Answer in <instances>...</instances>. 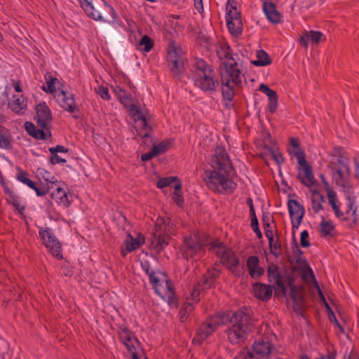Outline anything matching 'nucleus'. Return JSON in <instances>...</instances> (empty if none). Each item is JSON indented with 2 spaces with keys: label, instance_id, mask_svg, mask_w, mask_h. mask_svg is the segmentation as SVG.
<instances>
[{
  "label": "nucleus",
  "instance_id": "56",
  "mask_svg": "<svg viewBox=\"0 0 359 359\" xmlns=\"http://www.w3.org/2000/svg\"><path fill=\"white\" fill-rule=\"evenodd\" d=\"M254 354L249 351H242L235 357V359H252Z\"/></svg>",
  "mask_w": 359,
  "mask_h": 359
},
{
  "label": "nucleus",
  "instance_id": "43",
  "mask_svg": "<svg viewBox=\"0 0 359 359\" xmlns=\"http://www.w3.org/2000/svg\"><path fill=\"white\" fill-rule=\"evenodd\" d=\"M17 179L18 181H20V182L26 184L27 187H29L30 189H34V186L36 185V184L34 183V182H33L32 180H31L30 179H29L27 177V175L26 172H25L24 171L22 170H20L18 175H17Z\"/></svg>",
  "mask_w": 359,
  "mask_h": 359
},
{
  "label": "nucleus",
  "instance_id": "64",
  "mask_svg": "<svg viewBox=\"0 0 359 359\" xmlns=\"http://www.w3.org/2000/svg\"><path fill=\"white\" fill-rule=\"evenodd\" d=\"M273 158L278 164H282L284 162V158L280 153L273 152Z\"/></svg>",
  "mask_w": 359,
  "mask_h": 359
},
{
  "label": "nucleus",
  "instance_id": "31",
  "mask_svg": "<svg viewBox=\"0 0 359 359\" xmlns=\"http://www.w3.org/2000/svg\"><path fill=\"white\" fill-rule=\"evenodd\" d=\"M168 61L183 59V50L175 42L172 41L167 49Z\"/></svg>",
  "mask_w": 359,
  "mask_h": 359
},
{
  "label": "nucleus",
  "instance_id": "48",
  "mask_svg": "<svg viewBox=\"0 0 359 359\" xmlns=\"http://www.w3.org/2000/svg\"><path fill=\"white\" fill-rule=\"evenodd\" d=\"M270 252L278 257L281 254V247L277 241L273 240L271 243H269Z\"/></svg>",
  "mask_w": 359,
  "mask_h": 359
},
{
  "label": "nucleus",
  "instance_id": "25",
  "mask_svg": "<svg viewBox=\"0 0 359 359\" xmlns=\"http://www.w3.org/2000/svg\"><path fill=\"white\" fill-rule=\"evenodd\" d=\"M51 198L59 205L68 207L71 204V196L66 189L57 187L51 194Z\"/></svg>",
  "mask_w": 359,
  "mask_h": 359
},
{
  "label": "nucleus",
  "instance_id": "55",
  "mask_svg": "<svg viewBox=\"0 0 359 359\" xmlns=\"http://www.w3.org/2000/svg\"><path fill=\"white\" fill-rule=\"evenodd\" d=\"M98 93H99L100 96L104 100H109L111 99L109 89L107 87H104V86L100 87Z\"/></svg>",
  "mask_w": 359,
  "mask_h": 359
},
{
  "label": "nucleus",
  "instance_id": "57",
  "mask_svg": "<svg viewBox=\"0 0 359 359\" xmlns=\"http://www.w3.org/2000/svg\"><path fill=\"white\" fill-rule=\"evenodd\" d=\"M309 32H306L304 34H302L299 39V43L304 48H307L309 46V41H311V39L309 36Z\"/></svg>",
  "mask_w": 359,
  "mask_h": 359
},
{
  "label": "nucleus",
  "instance_id": "7",
  "mask_svg": "<svg viewBox=\"0 0 359 359\" xmlns=\"http://www.w3.org/2000/svg\"><path fill=\"white\" fill-rule=\"evenodd\" d=\"M219 276V271L215 269L208 270L207 273L204 275L202 283H198L192 289L190 295L187 297L185 303L181 308V318H187L192 312L194 305L199 301L201 292L205 289L210 288L215 283Z\"/></svg>",
  "mask_w": 359,
  "mask_h": 359
},
{
  "label": "nucleus",
  "instance_id": "19",
  "mask_svg": "<svg viewBox=\"0 0 359 359\" xmlns=\"http://www.w3.org/2000/svg\"><path fill=\"white\" fill-rule=\"evenodd\" d=\"M326 191H327V194L328 203L332 207L335 216L337 218H339V219L348 221V222H350L351 223L353 224L351 222V215H347L346 214V212L344 213L340 210L341 203L337 198V193L330 187H327Z\"/></svg>",
  "mask_w": 359,
  "mask_h": 359
},
{
  "label": "nucleus",
  "instance_id": "46",
  "mask_svg": "<svg viewBox=\"0 0 359 359\" xmlns=\"http://www.w3.org/2000/svg\"><path fill=\"white\" fill-rule=\"evenodd\" d=\"M311 41L315 43H320L325 40V36L318 31H309Z\"/></svg>",
  "mask_w": 359,
  "mask_h": 359
},
{
  "label": "nucleus",
  "instance_id": "11",
  "mask_svg": "<svg viewBox=\"0 0 359 359\" xmlns=\"http://www.w3.org/2000/svg\"><path fill=\"white\" fill-rule=\"evenodd\" d=\"M225 18L229 32L235 36H240L243 32L242 20L240 13L234 6L233 1H228Z\"/></svg>",
  "mask_w": 359,
  "mask_h": 359
},
{
  "label": "nucleus",
  "instance_id": "3",
  "mask_svg": "<svg viewBox=\"0 0 359 359\" xmlns=\"http://www.w3.org/2000/svg\"><path fill=\"white\" fill-rule=\"evenodd\" d=\"M141 267L149 276V283L156 293L167 302L169 305L175 304L174 288L166 273L160 270H152L148 261L141 262Z\"/></svg>",
  "mask_w": 359,
  "mask_h": 359
},
{
  "label": "nucleus",
  "instance_id": "29",
  "mask_svg": "<svg viewBox=\"0 0 359 359\" xmlns=\"http://www.w3.org/2000/svg\"><path fill=\"white\" fill-rule=\"evenodd\" d=\"M337 161L339 164V166L334 165L335 163L334 161H332V165H334V167L340 168L336 170V172L334 175L336 183L337 182V181H341V180L342 181L344 180H346L344 177V171L342 170L343 168L344 170H346L347 171V172H349L348 160L346 157H345L342 155H339L337 156Z\"/></svg>",
  "mask_w": 359,
  "mask_h": 359
},
{
  "label": "nucleus",
  "instance_id": "23",
  "mask_svg": "<svg viewBox=\"0 0 359 359\" xmlns=\"http://www.w3.org/2000/svg\"><path fill=\"white\" fill-rule=\"evenodd\" d=\"M268 278L270 283H275L283 293H285L287 288L283 281V277L276 265H271L267 269Z\"/></svg>",
  "mask_w": 359,
  "mask_h": 359
},
{
  "label": "nucleus",
  "instance_id": "24",
  "mask_svg": "<svg viewBox=\"0 0 359 359\" xmlns=\"http://www.w3.org/2000/svg\"><path fill=\"white\" fill-rule=\"evenodd\" d=\"M262 8L269 21L273 24H278L281 22L282 16L277 11L276 6L273 2H264Z\"/></svg>",
  "mask_w": 359,
  "mask_h": 359
},
{
  "label": "nucleus",
  "instance_id": "33",
  "mask_svg": "<svg viewBox=\"0 0 359 359\" xmlns=\"http://www.w3.org/2000/svg\"><path fill=\"white\" fill-rule=\"evenodd\" d=\"M8 107L16 113H23L26 109V102L22 96L14 95L8 102Z\"/></svg>",
  "mask_w": 359,
  "mask_h": 359
},
{
  "label": "nucleus",
  "instance_id": "35",
  "mask_svg": "<svg viewBox=\"0 0 359 359\" xmlns=\"http://www.w3.org/2000/svg\"><path fill=\"white\" fill-rule=\"evenodd\" d=\"M25 128L26 131L29 133V135H30L35 139H36V140H44L45 139L46 135L43 132L44 128H41V129L36 128L35 125L33 123L29 122V121L25 122Z\"/></svg>",
  "mask_w": 359,
  "mask_h": 359
},
{
  "label": "nucleus",
  "instance_id": "44",
  "mask_svg": "<svg viewBox=\"0 0 359 359\" xmlns=\"http://www.w3.org/2000/svg\"><path fill=\"white\" fill-rule=\"evenodd\" d=\"M304 278L306 280H312L315 283V286H316V288L317 290V292H318V295H320L322 294L323 292L318 285V283H317L316 278H315V276H314V273L312 271V269L311 268H309L304 273Z\"/></svg>",
  "mask_w": 359,
  "mask_h": 359
},
{
  "label": "nucleus",
  "instance_id": "18",
  "mask_svg": "<svg viewBox=\"0 0 359 359\" xmlns=\"http://www.w3.org/2000/svg\"><path fill=\"white\" fill-rule=\"evenodd\" d=\"M287 208L293 227L297 228L302 222L304 215V208L297 201L290 199Z\"/></svg>",
  "mask_w": 359,
  "mask_h": 359
},
{
  "label": "nucleus",
  "instance_id": "15",
  "mask_svg": "<svg viewBox=\"0 0 359 359\" xmlns=\"http://www.w3.org/2000/svg\"><path fill=\"white\" fill-rule=\"evenodd\" d=\"M55 98L59 106L70 113L74 118H79V109L76 104L74 94L62 90L55 93Z\"/></svg>",
  "mask_w": 359,
  "mask_h": 359
},
{
  "label": "nucleus",
  "instance_id": "14",
  "mask_svg": "<svg viewBox=\"0 0 359 359\" xmlns=\"http://www.w3.org/2000/svg\"><path fill=\"white\" fill-rule=\"evenodd\" d=\"M212 252L219 257L221 262L226 265L230 270H234L238 265V258L234 252L226 248L222 243H215L211 248Z\"/></svg>",
  "mask_w": 359,
  "mask_h": 359
},
{
  "label": "nucleus",
  "instance_id": "28",
  "mask_svg": "<svg viewBox=\"0 0 359 359\" xmlns=\"http://www.w3.org/2000/svg\"><path fill=\"white\" fill-rule=\"evenodd\" d=\"M213 332H215L214 329L207 322L202 324L198 327L193 342L198 345L202 344Z\"/></svg>",
  "mask_w": 359,
  "mask_h": 359
},
{
  "label": "nucleus",
  "instance_id": "9",
  "mask_svg": "<svg viewBox=\"0 0 359 359\" xmlns=\"http://www.w3.org/2000/svg\"><path fill=\"white\" fill-rule=\"evenodd\" d=\"M206 245V241L199 233L191 234L184 237L180 252L184 258L189 259L200 255Z\"/></svg>",
  "mask_w": 359,
  "mask_h": 359
},
{
  "label": "nucleus",
  "instance_id": "20",
  "mask_svg": "<svg viewBox=\"0 0 359 359\" xmlns=\"http://www.w3.org/2000/svg\"><path fill=\"white\" fill-rule=\"evenodd\" d=\"M36 120L39 126L42 128H46L52 120L50 109L45 103H40L36 107Z\"/></svg>",
  "mask_w": 359,
  "mask_h": 359
},
{
  "label": "nucleus",
  "instance_id": "47",
  "mask_svg": "<svg viewBox=\"0 0 359 359\" xmlns=\"http://www.w3.org/2000/svg\"><path fill=\"white\" fill-rule=\"evenodd\" d=\"M268 109L271 114H273L278 107V95L277 93L273 96L269 97Z\"/></svg>",
  "mask_w": 359,
  "mask_h": 359
},
{
  "label": "nucleus",
  "instance_id": "37",
  "mask_svg": "<svg viewBox=\"0 0 359 359\" xmlns=\"http://www.w3.org/2000/svg\"><path fill=\"white\" fill-rule=\"evenodd\" d=\"M44 79L46 86H43L42 89L48 93H53L55 92V82L57 81V78L54 77L51 73L47 72L44 76Z\"/></svg>",
  "mask_w": 359,
  "mask_h": 359
},
{
  "label": "nucleus",
  "instance_id": "6",
  "mask_svg": "<svg viewBox=\"0 0 359 359\" xmlns=\"http://www.w3.org/2000/svg\"><path fill=\"white\" fill-rule=\"evenodd\" d=\"M194 85L203 93L212 94L216 91L218 80L214 69L203 60H197L192 75Z\"/></svg>",
  "mask_w": 359,
  "mask_h": 359
},
{
  "label": "nucleus",
  "instance_id": "59",
  "mask_svg": "<svg viewBox=\"0 0 359 359\" xmlns=\"http://www.w3.org/2000/svg\"><path fill=\"white\" fill-rule=\"evenodd\" d=\"M49 151L51 154H57V152L66 153L68 151V150L64 146L62 145H57L56 147H50L49 149Z\"/></svg>",
  "mask_w": 359,
  "mask_h": 359
},
{
  "label": "nucleus",
  "instance_id": "42",
  "mask_svg": "<svg viewBox=\"0 0 359 359\" xmlns=\"http://www.w3.org/2000/svg\"><path fill=\"white\" fill-rule=\"evenodd\" d=\"M170 71L175 74H180L184 70V59L168 61Z\"/></svg>",
  "mask_w": 359,
  "mask_h": 359
},
{
  "label": "nucleus",
  "instance_id": "27",
  "mask_svg": "<svg viewBox=\"0 0 359 359\" xmlns=\"http://www.w3.org/2000/svg\"><path fill=\"white\" fill-rule=\"evenodd\" d=\"M86 13V14L91 19L96 21H102V16L100 13L95 9L92 3V0H77Z\"/></svg>",
  "mask_w": 359,
  "mask_h": 359
},
{
  "label": "nucleus",
  "instance_id": "53",
  "mask_svg": "<svg viewBox=\"0 0 359 359\" xmlns=\"http://www.w3.org/2000/svg\"><path fill=\"white\" fill-rule=\"evenodd\" d=\"M259 90L267 95L268 98L276 94V92L271 89L267 85L262 83L259 86Z\"/></svg>",
  "mask_w": 359,
  "mask_h": 359
},
{
  "label": "nucleus",
  "instance_id": "32",
  "mask_svg": "<svg viewBox=\"0 0 359 359\" xmlns=\"http://www.w3.org/2000/svg\"><path fill=\"white\" fill-rule=\"evenodd\" d=\"M229 320V316L225 313H217L207 323L215 331L219 326L224 325Z\"/></svg>",
  "mask_w": 359,
  "mask_h": 359
},
{
  "label": "nucleus",
  "instance_id": "34",
  "mask_svg": "<svg viewBox=\"0 0 359 359\" xmlns=\"http://www.w3.org/2000/svg\"><path fill=\"white\" fill-rule=\"evenodd\" d=\"M256 58V60L251 61V63L256 67H264L271 63V58L264 50H257Z\"/></svg>",
  "mask_w": 359,
  "mask_h": 359
},
{
  "label": "nucleus",
  "instance_id": "52",
  "mask_svg": "<svg viewBox=\"0 0 359 359\" xmlns=\"http://www.w3.org/2000/svg\"><path fill=\"white\" fill-rule=\"evenodd\" d=\"M39 174L42 176V177L48 182L54 184L57 182L55 177L49 172L41 170L39 171Z\"/></svg>",
  "mask_w": 359,
  "mask_h": 359
},
{
  "label": "nucleus",
  "instance_id": "22",
  "mask_svg": "<svg viewBox=\"0 0 359 359\" xmlns=\"http://www.w3.org/2000/svg\"><path fill=\"white\" fill-rule=\"evenodd\" d=\"M247 268L252 278H259L264 273V269L259 266V259L257 256H250L247 259Z\"/></svg>",
  "mask_w": 359,
  "mask_h": 359
},
{
  "label": "nucleus",
  "instance_id": "62",
  "mask_svg": "<svg viewBox=\"0 0 359 359\" xmlns=\"http://www.w3.org/2000/svg\"><path fill=\"white\" fill-rule=\"evenodd\" d=\"M11 147V143L4 135L0 133V147L2 149H8Z\"/></svg>",
  "mask_w": 359,
  "mask_h": 359
},
{
  "label": "nucleus",
  "instance_id": "58",
  "mask_svg": "<svg viewBox=\"0 0 359 359\" xmlns=\"http://www.w3.org/2000/svg\"><path fill=\"white\" fill-rule=\"evenodd\" d=\"M33 190L35 191L36 195L38 196H46L48 192V189L45 187H37L34 186V189Z\"/></svg>",
  "mask_w": 359,
  "mask_h": 359
},
{
  "label": "nucleus",
  "instance_id": "38",
  "mask_svg": "<svg viewBox=\"0 0 359 359\" xmlns=\"http://www.w3.org/2000/svg\"><path fill=\"white\" fill-rule=\"evenodd\" d=\"M137 46L140 50L149 53L154 46V42L147 35H144Z\"/></svg>",
  "mask_w": 359,
  "mask_h": 359
},
{
  "label": "nucleus",
  "instance_id": "21",
  "mask_svg": "<svg viewBox=\"0 0 359 359\" xmlns=\"http://www.w3.org/2000/svg\"><path fill=\"white\" fill-rule=\"evenodd\" d=\"M273 348V345L269 341H266L264 339H257L255 340L252 345L253 354H256L259 358H269L271 350Z\"/></svg>",
  "mask_w": 359,
  "mask_h": 359
},
{
  "label": "nucleus",
  "instance_id": "30",
  "mask_svg": "<svg viewBox=\"0 0 359 359\" xmlns=\"http://www.w3.org/2000/svg\"><path fill=\"white\" fill-rule=\"evenodd\" d=\"M144 243V237L139 236L136 238H134L131 234H128L125 241L126 253L135 250Z\"/></svg>",
  "mask_w": 359,
  "mask_h": 359
},
{
  "label": "nucleus",
  "instance_id": "41",
  "mask_svg": "<svg viewBox=\"0 0 359 359\" xmlns=\"http://www.w3.org/2000/svg\"><path fill=\"white\" fill-rule=\"evenodd\" d=\"M182 183L178 182L175 184L172 200L180 208L184 205V198L181 195Z\"/></svg>",
  "mask_w": 359,
  "mask_h": 359
},
{
  "label": "nucleus",
  "instance_id": "1",
  "mask_svg": "<svg viewBox=\"0 0 359 359\" xmlns=\"http://www.w3.org/2000/svg\"><path fill=\"white\" fill-rule=\"evenodd\" d=\"M217 53L221 60H224L226 66V69L221 76L222 97L224 100L230 102L235 95L234 86L241 83L243 75L228 43H221L217 49Z\"/></svg>",
  "mask_w": 359,
  "mask_h": 359
},
{
  "label": "nucleus",
  "instance_id": "12",
  "mask_svg": "<svg viewBox=\"0 0 359 359\" xmlns=\"http://www.w3.org/2000/svg\"><path fill=\"white\" fill-rule=\"evenodd\" d=\"M336 184L344 193L347 201L346 214L347 215H351V222L355 224L357 222V207L355 205V197L354 196L353 187L351 182L346 179L342 181H337Z\"/></svg>",
  "mask_w": 359,
  "mask_h": 359
},
{
  "label": "nucleus",
  "instance_id": "54",
  "mask_svg": "<svg viewBox=\"0 0 359 359\" xmlns=\"http://www.w3.org/2000/svg\"><path fill=\"white\" fill-rule=\"evenodd\" d=\"M309 237V235L306 230H304L301 233L300 243L303 248H308L310 245Z\"/></svg>",
  "mask_w": 359,
  "mask_h": 359
},
{
  "label": "nucleus",
  "instance_id": "60",
  "mask_svg": "<svg viewBox=\"0 0 359 359\" xmlns=\"http://www.w3.org/2000/svg\"><path fill=\"white\" fill-rule=\"evenodd\" d=\"M270 225L269 223L266 224L264 226L265 235L269 240V243H271L272 241L274 240L273 231L269 229Z\"/></svg>",
  "mask_w": 359,
  "mask_h": 359
},
{
  "label": "nucleus",
  "instance_id": "26",
  "mask_svg": "<svg viewBox=\"0 0 359 359\" xmlns=\"http://www.w3.org/2000/svg\"><path fill=\"white\" fill-rule=\"evenodd\" d=\"M255 296L262 301H268L272 296L273 288L271 285L264 283H255L253 285Z\"/></svg>",
  "mask_w": 359,
  "mask_h": 359
},
{
  "label": "nucleus",
  "instance_id": "5",
  "mask_svg": "<svg viewBox=\"0 0 359 359\" xmlns=\"http://www.w3.org/2000/svg\"><path fill=\"white\" fill-rule=\"evenodd\" d=\"M114 93L126 107H128L136 121L137 126H135L137 135L142 139L147 137L151 130V128L147 122L145 116L140 112L139 109L133 104V97L130 93L126 92L120 86H116L113 88Z\"/></svg>",
  "mask_w": 359,
  "mask_h": 359
},
{
  "label": "nucleus",
  "instance_id": "63",
  "mask_svg": "<svg viewBox=\"0 0 359 359\" xmlns=\"http://www.w3.org/2000/svg\"><path fill=\"white\" fill-rule=\"evenodd\" d=\"M355 177L359 181V154L354 158Z\"/></svg>",
  "mask_w": 359,
  "mask_h": 359
},
{
  "label": "nucleus",
  "instance_id": "16",
  "mask_svg": "<svg viewBox=\"0 0 359 359\" xmlns=\"http://www.w3.org/2000/svg\"><path fill=\"white\" fill-rule=\"evenodd\" d=\"M298 174L297 177L300 182L308 187H311L315 183V177L311 166L307 163L302 154H298Z\"/></svg>",
  "mask_w": 359,
  "mask_h": 359
},
{
  "label": "nucleus",
  "instance_id": "8",
  "mask_svg": "<svg viewBox=\"0 0 359 359\" xmlns=\"http://www.w3.org/2000/svg\"><path fill=\"white\" fill-rule=\"evenodd\" d=\"M171 231L170 219L157 217L150 238V248L157 253L161 252L168 245L171 238Z\"/></svg>",
  "mask_w": 359,
  "mask_h": 359
},
{
  "label": "nucleus",
  "instance_id": "36",
  "mask_svg": "<svg viewBox=\"0 0 359 359\" xmlns=\"http://www.w3.org/2000/svg\"><path fill=\"white\" fill-rule=\"evenodd\" d=\"M323 196L317 190L311 191L312 210L315 213H318L323 209L324 202Z\"/></svg>",
  "mask_w": 359,
  "mask_h": 359
},
{
  "label": "nucleus",
  "instance_id": "39",
  "mask_svg": "<svg viewBox=\"0 0 359 359\" xmlns=\"http://www.w3.org/2000/svg\"><path fill=\"white\" fill-rule=\"evenodd\" d=\"M320 232L324 236H331L335 226L332 221L323 220L320 224Z\"/></svg>",
  "mask_w": 359,
  "mask_h": 359
},
{
  "label": "nucleus",
  "instance_id": "61",
  "mask_svg": "<svg viewBox=\"0 0 359 359\" xmlns=\"http://www.w3.org/2000/svg\"><path fill=\"white\" fill-rule=\"evenodd\" d=\"M50 162L52 164L65 163H66V160L61 158L57 154H51Z\"/></svg>",
  "mask_w": 359,
  "mask_h": 359
},
{
  "label": "nucleus",
  "instance_id": "2",
  "mask_svg": "<svg viewBox=\"0 0 359 359\" xmlns=\"http://www.w3.org/2000/svg\"><path fill=\"white\" fill-rule=\"evenodd\" d=\"M230 323L226 332L229 341L233 345L243 343L252 328L250 310L247 308L238 310L231 318Z\"/></svg>",
  "mask_w": 359,
  "mask_h": 359
},
{
  "label": "nucleus",
  "instance_id": "51",
  "mask_svg": "<svg viewBox=\"0 0 359 359\" xmlns=\"http://www.w3.org/2000/svg\"><path fill=\"white\" fill-rule=\"evenodd\" d=\"M250 225H251V227H252L253 231L256 233L257 236L259 238H261L262 237V234L259 228V222H258L257 217L252 218Z\"/></svg>",
  "mask_w": 359,
  "mask_h": 359
},
{
  "label": "nucleus",
  "instance_id": "17",
  "mask_svg": "<svg viewBox=\"0 0 359 359\" xmlns=\"http://www.w3.org/2000/svg\"><path fill=\"white\" fill-rule=\"evenodd\" d=\"M211 168L220 170L234 172L226 151L222 147H217L211 158Z\"/></svg>",
  "mask_w": 359,
  "mask_h": 359
},
{
  "label": "nucleus",
  "instance_id": "45",
  "mask_svg": "<svg viewBox=\"0 0 359 359\" xmlns=\"http://www.w3.org/2000/svg\"><path fill=\"white\" fill-rule=\"evenodd\" d=\"M177 180H178V178L177 177H174V176L161 178L158 181L156 186L158 189H163V188L168 187L172 182L177 181Z\"/></svg>",
  "mask_w": 359,
  "mask_h": 359
},
{
  "label": "nucleus",
  "instance_id": "4",
  "mask_svg": "<svg viewBox=\"0 0 359 359\" xmlns=\"http://www.w3.org/2000/svg\"><path fill=\"white\" fill-rule=\"evenodd\" d=\"M233 172L210 168L204 170L203 180L206 187L215 194H231L237 184L231 178Z\"/></svg>",
  "mask_w": 359,
  "mask_h": 359
},
{
  "label": "nucleus",
  "instance_id": "50",
  "mask_svg": "<svg viewBox=\"0 0 359 359\" xmlns=\"http://www.w3.org/2000/svg\"><path fill=\"white\" fill-rule=\"evenodd\" d=\"M11 203L18 211L22 212L25 210V207L20 204V199L16 195H11Z\"/></svg>",
  "mask_w": 359,
  "mask_h": 359
},
{
  "label": "nucleus",
  "instance_id": "40",
  "mask_svg": "<svg viewBox=\"0 0 359 359\" xmlns=\"http://www.w3.org/2000/svg\"><path fill=\"white\" fill-rule=\"evenodd\" d=\"M290 145L291 148L288 149V151L290 154H293L297 158L298 154H302L303 157H305L304 151L299 148V143L297 138H290Z\"/></svg>",
  "mask_w": 359,
  "mask_h": 359
},
{
  "label": "nucleus",
  "instance_id": "13",
  "mask_svg": "<svg viewBox=\"0 0 359 359\" xmlns=\"http://www.w3.org/2000/svg\"><path fill=\"white\" fill-rule=\"evenodd\" d=\"M119 339L127 349L128 354L131 358H136V354L142 352L139 340L135 334L127 327H123L119 329Z\"/></svg>",
  "mask_w": 359,
  "mask_h": 359
},
{
  "label": "nucleus",
  "instance_id": "10",
  "mask_svg": "<svg viewBox=\"0 0 359 359\" xmlns=\"http://www.w3.org/2000/svg\"><path fill=\"white\" fill-rule=\"evenodd\" d=\"M39 238L49 253L60 260L63 259L62 245L55 235L53 230L48 226H39Z\"/></svg>",
  "mask_w": 359,
  "mask_h": 359
},
{
  "label": "nucleus",
  "instance_id": "49",
  "mask_svg": "<svg viewBox=\"0 0 359 359\" xmlns=\"http://www.w3.org/2000/svg\"><path fill=\"white\" fill-rule=\"evenodd\" d=\"M168 149V144L162 142L159 143L158 145L154 146L151 150L154 151L156 156L164 153Z\"/></svg>",
  "mask_w": 359,
  "mask_h": 359
}]
</instances>
